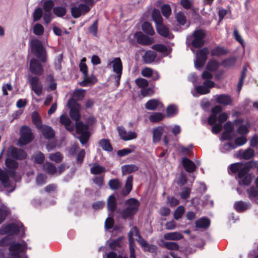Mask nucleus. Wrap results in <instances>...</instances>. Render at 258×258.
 Returning <instances> with one entry per match:
<instances>
[{
	"mask_svg": "<svg viewBox=\"0 0 258 258\" xmlns=\"http://www.w3.org/2000/svg\"><path fill=\"white\" fill-rule=\"evenodd\" d=\"M250 126V123L248 121H246L237 127V132L243 136L246 135L248 133V128Z\"/></svg>",
	"mask_w": 258,
	"mask_h": 258,
	"instance_id": "nucleus-31",
	"label": "nucleus"
},
{
	"mask_svg": "<svg viewBox=\"0 0 258 258\" xmlns=\"http://www.w3.org/2000/svg\"><path fill=\"white\" fill-rule=\"evenodd\" d=\"M250 207V205L242 201L237 202L234 204L235 210L238 212H243Z\"/></svg>",
	"mask_w": 258,
	"mask_h": 258,
	"instance_id": "nucleus-35",
	"label": "nucleus"
},
{
	"mask_svg": "<svg viewBox=\"0 0 258 258\" xmlns=\"http://www.w3.org/2000/svg\"><path fill=\"white\" fill-rule=\"evenodd\" d=\"M9 213V208L4 205H2L0 208V224L5 219Z\"/></svg>",
	"mask_w": 258,
	"mask_h": 258,
	"instance_id": "nucleus-46",
	"label": "nucleus"
},
{
	"mask_svg": "<svg viewBox=\"0 0 258 258\" xmlns=\"http://www.w3.org/2000/svg\"><path fill=\"white\" fill-rule=\"evenodd\" d=\"M254 154V151L251 148H248L245 150H239L237 156L240 158L248 160L252 158Z\"/></svg>",
	"mask_w": 258,
	"mask_h": 258,
	"instance_id": "nucleus-27",
	"label": "nucleus"
},
{
	"mask_svg": "<svg viewBox=\"0 0 258 258\" xmlns=\"http://www.w3.org/2000/svg\"><path fill=\"white\" fill-rule=\"evenodd\" d=\"M143 32L149 35L152 36L154 34L155 32L151 24L147 22H144L142 26Z\"/></svg>",
	"mask_w": 258,
	"mask_h": 258,
	"instance_id": "nucleus-36",
	"label": "nucleus"
},
{
	"mask_svg": "<svg viewBox=\"0 0 258 258\" xmlns=\"http://www.w3.org/2000/svg\"><path fill=\"white\" fill-rule=\"evenodd\" d=\"M136 37L138 43L142 45H149L154 42L153 37L146 36L142 32L136 33Z\"/></svg>",
	"mask_w": 258,
	"mask_h": 258,
	"instance_id": "nucleus-18",
	"label": "nucleus"
},
{
	"mask_svg": "<svg viewBox=\"0 0 258 258\" xmlns=\"http://www.w3.org/2000/svg\"><path fill=\"white\" fill-rule=\"evenodd\" d=\"M68 106L70 108V115L72 119L77 121L80 119V106L79 104L73 98L68 100Z\"/></svg>",
	"mask_w": 258,
	"mask_h": 258,
	"instance_id": "nucleus-11",
	"label": "nucleus"
},
{
	"mask_svg": "<svg viewBox=\"0 0 258 258\" xmlns=\"http://www.w3.org/2000/svg\"><path fill=\"white\" fill-rule=\"evenodd\" d=\"M184 211V208L183 206H179L175 210L174 214V217L176 220H178L181 217Z\"/></svg>",
	"mask_w": 258,
	"mask_h": 258,
	"instance_id": "nucleus-61",
	"label": "nucleus"
},
{
	"mask_svg": "<svg viewBox=\"0 0 258 258\" xmlns=\"http://www.w3.org/2000/svg\"><path fill=\"white\" fill-rule=\"evenodd\" d=\"M116 207V202L115 198L114 196H110L107 200L108 210L110 212H113Z\"/></svg>",
	"mask_w": 258,
	"mask_h": 258,
	"instance_id": "nucleus-33",
	"label": "nucleus"
},
{
	"mask_svg": "<svg viewBox=\"0 0 258 258\" xmlns=\"http://www.w3.org/2000/svg\"><path fill=\"white\" fill-rule=\"evenodd\" d=\"M157 57V52L153 50H148L143 55V60L146 63L153 62Z\"/></svg>",
	"mask_w": 258,
	"mask_h": 258,
	"instance_id": "nucleus-26",
	"label": "nucleus"
},
{
	"mask_svg": "<svg viewBox=\"0 0 258 258\" xmlns=\"http://www.w3.org/2000/svg\"><path fill=\"white\" fill-rule=\"evenodd\" d=\"M163 246L169 250H178L179 248V245L174 242H165Z\"/></svg>",
	"mask_w": 258,
	"mask_h": 258,
	"instance_id": "nucleus-55",
	"label": "nucleus"
},
{
	"mask_svg": "<svg viewBox=\"0 0 258 258\" xmlns=\"http://www.w3.org/2000/svg\"><path fill=\"white\" fill-rule=\"evenodd\" d=\"M182 164L185 170L188 172H193L196 169L195 164L190 160L185 157L182 158Z\"/></svg>",
	"mask_w": 258,
	"mask_h": 258,
	"instance_id": "nucleus-25",
	"label": "nucleus"
},
{
	"mask_svg": "<svg viewBox=\"0 0 258 258\" xmlns=\"http://www.w3.org/2000/svg\"><path fill=\"white\" fill-rule=\"evenodd\" d=\"M168 127L165 126H159L153 130V142L156 144L158 143L161 139L163 132Z\"/></svg>",
	"mask_w": 258,
	"mask_h": 258,
	"instance_id": "nucleus-21",
	"label": "nucleus"
},
{
	"mask_svg": "<svg viewBox=\"0 0 258 258\" xmlns=\"http://www.w3.org/2000/svg\"><path fill=\"white\" fill-rule=\"evenodd\" d=\"M32 118L33 123L36 127L38 129H40L43 126L42 125V122L40 116L38 114V113L35 111L33 112L32 114Z\"/></svg>",
	"mask_w": 258,
	"mask_h": 258,
	"instance_id": "nucleus-43",
	"label": "nucleus"
},
{
	"mask_svg": "<svg viewBox=\"0 0 258 258\" xmlns=\"http://www.w3.org/2000/svg\"><path fill=\"white\" fill-rule=\"evenodd\" d=\"M54 14L59 17H63L66 13V9L63 7H55L53 8Z\"/></svg>",
	"mask_w": 258,
	"mask_h": 258,
	"instance_id": "nucleus-50",
	"label": "nucleus"
},
{
	"mask_svg": "<svg viewBox=\"0 0 258 258\" xmlns=\"http://www.w3.org/2000/svg\"><path fill=\"white\" fill-rule=\"evenodd\" d=\"M60 122L70 132L74 131V126L70 125L71 121L70 119L66 115L62 114L59 118Z\"/></svg>",
	"mask_w": 258,
	"mask_h": 258,
	"instance_id": "nucleus-29",
	"label": "nucleus"
},
{
	"mask_svg": "<svg viewBox=\"0 0 258 258\" xmlns=\"http://www.w3.org/2000/svg\"><path fill=\"white\" fill-rule=\"evenodd\" d=\"M161 11L163 15L165 17H168L171 14V10L169 5H164L161 7Z\"/></svg>",
	"mask_w": 258,
	"mask_h": 258,
	"instance_id": "nucleus-60",
	"label": "nucleus"
},
{
	"mask_svg": "<svg viewBox=\"0 0 258 258\" xmlns=\"http://www.w3.org/2000/svg\"><path fill=\"white\" fill-rule=\"evenodd\" d=\"M215 86V83L211 80H206L202 85H195V90L191 91L194 97L204 95L210 92V89Z\"/></svg>",
	"mask_w": 258,
	"mask_h": 258,
	"instance_id": "nucleus-6",
	"label": "nucleus"
},
{
	"mask_svg": "<svg viewBox=\"0 0 258 258\" xmlns=\"http://www.w3.org/2000/svg\"><path fill=\"white\" fill-rule=\"evenodd\" d=\"M127 208L121 212L123 218L131 217L135 214L139 206V202L135 199H131L126 202Z\"/></svg>",
	"mask_w": 258,
	"mask_h": 258,
	"instance_id": "nucleus-5",
	"label": "nucleus"
},
{
	"mask_svg": "<svg viewBox=\"0 0 258 258\" xmlns=\"http://www.w3.org/2000/svg\"><path fill=\"white\" fill-rule=\"evenodd\" d=\"M105 171V168L99 165H94L91 168V172L93 174H99Z\"/></svg>",
	"mask_w": 258,
	"mask_h": 258,
	"instance_id": "nucleus-52",
	"label": "nucleus"
},
{
	"mask_svg": "<svg viewBox=\"0 0 258 258\" xmlns=\"http://www.w3.org/2000/svg\"><path fill=\"white\" fill-rule=\"evenodd\" d=\"M205 35L203 30L199 29L195 30L192 35L187 37L186 44L187 45H192L190 49L192 52H194L193 48H200L204 45Z\"/></svg>",
	"mask_w": 258,
	"mask_h": 258,
	"instance_id": "nucleus-3",
	"label": "nucleus"
},
{
	"mask_svg": "<svg viewBox=\"0 0 258 258\" xmlns=\"http://www.w3.org/2000/svg\"><path fill=\"white\" fill-rule=\"evenodd\" d=\"M233 37L234 39L241 45L243 48H245V43L244 40L238 31L235 28L233 32Z\"/></svg>",
	"mask_w": 258,
	"mask_h": 258,
	"instance_id": "nucleus-39",
	"label": "nucleus"
},
{
	"mask_svg": "<svg viewBox=\"0 0 258 258\" xmlns=\"http://www.w3.org/2000/svg\"><path fill=\"white\" fill-rule=\"evenodd\" d=\"M54 6V3L52 0H47L44 3L43 9L45 12H51Z\"/></svg>",
	"mask_w": 258,
	"mask_h": 258,
	"instance_id": "nucleus-62",
	"label": "nucleus"
},
{
	"mask_svg": "<svg viewBox=\"0 0 258 258\" xmlns=\"http://www.w3.org/2000/svg\"><path fill=\"white\" fill-rule=\"evenodd\" d=\"M20 232L24 233V227L20 222L3 225L0 229V234L1 235H12Z\"/></svg>",
	"mask_w": 258,
	"mask_h": 258,
	"instance_id": "nucleus-4",
	"label": "nucleus"
},
{
	"mask_svg": "<svg viewBox=\"0 0 258 258\" xmlns=\"http://www.w3.org/2000/svg\"><path fill=\"white\" fill-rule=\"evenodd\" d=\"M49 158L50 160L55 163H59L62 160V156L59 152H56L49 155Z\"/></svg>",
	"mask_w": 258,
	"mask_h": 258,
	"instance_id": "nucleus-53",
	"label": "nucleus"
},
{
	"mask_svg": "<svg viewBox=\"0 0 258 258\" xmlns=\"http://www.w3.org/2000/svg\"><path fill=\"white\" fill-rule=\"evenodd\" d=\"M138 167L134 164L125 165L122 167L123 174H126L138 170Z\"/></svg>",
	"mask_w": 258,
	"mask_h": 258,
	"instance_id": "nucleus-42",
	"label": "nucleus"
},
{
	"mask_svg": "<svg viewBox=\"0 0 258 258\" xmlns=\"http://www.w3.org/2000/svg\"><path fill=\"white\" fill-rule=\"evenodd\" d=\"M249 198L255 202L258 197V190L254 187H250L247 190Z\"/></svg>",
	"mask_w": 258,
	"mask_h": 258,
	"instance_id": "nucleus-44",
	"label": "nucleus"
},
{
	"mask_svg": "<svg viewBox=\"0 0 258 258\" xmlns=\"http://www.w3.org/2000/svg\"><path fill=\"white\" fill-rule=\"evenodd\" d=\"M96 82V79L95 77H88V75L86 76H84V80L80 82V84L81 86L85 87L92 85Z\"/></svg>",
	"mask_w": 258,
	"mask_h": 258,
	"instance_id": "nucleus-41",
	"label": "nucleus"
},
{
	"mask_svg": "<svg viewBox=\"0 0 258 258\" xmlns=\"http://www.w3.org/2000/svg\"><path fill=\"white\" fill-rule=\"evenodd\" d=\"M32 159L35 163L41 164L44 160V156L41 152H37L33 155Z\"/></svg>",
	"mask_w": 258,
	"mask_h": 258,
	"instance_id": "nucleus-49",
	"label": "nucleus"
},
{
	"mask_svg": "<svg viewBox=\"0 0 258 258\" xmlns=\"http://www.w3.org/2000/svg\"><path fill=\"white\" fill-rule=\"evenodd\" d=\"M43 169L50 174L57 173V170L56 167L49 162H46L43 165Z\"/></svg>",
	"mask_w": 258,
	"mask_h": 258,
	"instance_id": "nucleus-38",
	"label": "nucleus"
},
{
	"mask_svg": "<svg viewBox=\"0 0 258 258\" xmlns=\"http://www.w3.org/2000/svg\"><path fill=\"white\" fill-rule=\"evenodd\" d=\"M176 20L177 22L181 25L185 24L186 22V19L185 15L182 12H179L177 14Z\"/></svg>",
	"mask_w": 258,
	"mask_h": 258,
	"instance_id": "nucleus-59",
	"label": "nucleus"
},
{
	"mask_svg": "<svg viewBox=\"0 0 258 258\" xmlns=\"http://www.w3.org/2000/svg\"><path fill=\"white\" fill-rule=\"evenodd\" d=\"M43 26L39 23L35 24L33 27V32L36 35H41L44 33Z\"/></svg>",
	"mask_w": 258,
	"mask_h": 258,
	"instance_id": "nucleus-48",
	"label": "nucleus"
},
{
	"mask_svg": "<svg viewBox=\"0 0 258 258\" xmlns=\"http://www.w3.org/2000/svg\"><path fill=\"white\" fill-rule=\"evenodd\" d=\"M76 128L77 133L79 135L80 142L85 144L88 141L90 136L88 126L82 122H78L76 123Z\"/></svg>",
	"mask_w": 258,
	"mask_h": 258,
	"instance_id": "nucleus-9",
	"label": "nucleus"
},
{
	"mask_svg": "<svg viewBox=\"0 0 258 258\" xmlns=\"http://www.w3.org/2000/svg\"><path fill=\"white\" fill-rule=\"evenodd\" d=\"M40 129H41L42 133L45 138L48 139L53 137L54 135V131L50 126L44 125Z\"/></svg>",
	"mask_w": 258,
	"mask_h": 258,
	"instance_id": "nucleus-30",
	"label": "nucleus"
},
{
	"mask_svg": "<svg viewBox=\"0 0 258 258\" xmlns=\"http://www.w3.org/2000/svg\"><path fill=\"white\" fill-rule=\"evenodd\" d=\"M210 224L209 219L206 218H202L196 221V225L197 227L200 228H207Z\"/></svg>",
	"mask_w": 258,
	"mask_h": 258,
	"instance_id": "nucleus-34",
	"label": "nucleus"
},
{
	"mask_svg": "<svg viewBox=\"0 0 258 258\" xmlns=\"http://www.w3.org/2000/svg\"><path fill=\"white\" fill-rule=\"evenodd\" d=\"M152 18L154 21L156 23V26L163 24L162 19L160 11L158 10L154 9L153 11Z\"/></svg>",
	"mask_w": 258,
	"mask_h": 258,
	"instance_id": "nucleus-40",
	"label": "nucleus"
},
{
	"mask_svg": "<svg viewBox=\"0 0 258 258\" xmlns=\"http://www.w3.org/2000/svg\"><path fill=\"white\" fill-rule=\"evenodd\" d=\"M253 176L251 174L246 173L243 170L238 172L237 179L240 185H248L251 182Z\"/></svg>",
	"mask_w": 258,
	"mask_h": 258,
	"instance_id": "nucleus-15",
	"label": "nucleus"
},
{
	"mask_svg": "<svg viewBox=\"0 0 258 258\" xmlns=\"http://www.w3.org/2000/svg\"><path fill=\"white\" fill-rule=\"evenodd\" d=\"M108 185L111 189L115 190L120 186L121 183L118 179H112L109 181Z\"/></svg>",
	"mask_w": 258,
	"mask_h": 258,
	"instance_id": "nucleus-54",
	"label": "nucleus"
},
{
	"mask_svg": "<svg viewBox=\"0 0 258 258\" xmlns=\"http://www.w3.org/2000/svg\"><path fill=\"white\" fill-rule=\"evenodd\" d=\"M117 130L119 136L124 141L135 139L137 137L136 133L132 131L126 132L125 128L122 126H119Z\"/></svg>",
	"mask_w": 258,
	"mask_h": 258,
	"instance_id": "nucleus-19",
	"label": "nucleus"
},
{
	"mask_svg": "<svg viewBox=\"0 0 258 258\" xmlns=\"http://www.w3.org/2000/svg\"><path fill=\"white\" fill-rule=\"evenodd\" d=\"M136 84L141 88H144L148 85V82L145 79L139 78L135 80Z\"/></svg>",
	"mask_w": 258,
	"mask_h": 258,
	"instance_id": "nucleus-64",
	"label": "nucleus"
},
{
	"mask_svg": "<svg viewBox=\"0 0 258 258\" xmlns=\"http://www.w3.org/2000/svg\"><path fill=\"white\" fill-rule=\"evenodd\" d=\"M145 108L149 110L160 109L163 108L162 103L158 99L149 100L145 104Z\"/></svg>",
	"mask_w": 258,
	"mask_h": 258,
	"instance_id": "nucleus-22",
	"label": "nucleus"
},
{
	"mask_svg": "<svg viewBox=\"0 0 258 258\" xmlns=\"http://www.w3.org/2000/svg\"><path fill=\"white\" fill-rule=\"evenodd\" d=\"M164 118V115L161 112H153L149 117L150 121L152 122H158L161 121Z\"/></svg>",
	"mask_w": 258,
	"mask_h": 258,
	"instance_id": "nucleus-37",
	"label": "nucleus"
},
{
	"mask_svg": "<svg viewBox=\"0 0 258 258\" xmlns=\"http://www.w3.org/2000/svg\"><path fill=\"white\" fill-rule=\"evenodd\" d=\"M86 91L84 89H78L74 91L73 93L74 99H76L77 100H81L85 96Z\"/></svg>",
	"mask_w": 258,
	"mask_h": 258,
	"instance_id": "nucleus-47",
	"label": "nucleus"
},
{
	"mask_svg": "<svg viewBox=\"0 0 258 258\" xmlns=\"http://www.w3.org/2000/svg\"><path fill=\"white\" fill-rule=\"evenodd\" d=\"M208 53L207 48H204L197 52L196 59L194 61L196 69H199L205 64Z\"/></svg>",
	"mask_w": 258,
	"mask_h": 258,
	"instance_id": "nucleus-12",
	"label": "nucleus"
},
{
	"mask_svg": "<svg viewBox=\"0 0 258 258\" xmlns=\"http://www.w3.org/2000/svg\"><path fill=\"white\" fill-rule=\"evenodd\" d=\"M26 249V243L24 241L20 243L13 242L11 244L8 258H20V253Z\"/></svg>",
	"mask_w": 258,
	"mask_h": 258,
	"instance_id": "nucleus-8",
	"label": "nucleus"
},
{
	"mask_svg": "<svg viewBox=\"0 0 258 258\" xmlns=\"http://www.w3.org/2000/svg\"><path fill=\"white\" fill-rule=\"evenodd\" d=\"M156 27L158 33L161 36L168 39H172L173 38V34L170 32L169 29L163 24L157 25Z\"/></svg>",
	"mask_w": 258,
	"mask_h": 258,
	"instance_id": "nucleus-24",
	"label": "nucleus"
},
{
	"mask_svg": "<svg viewBox=\"0 0 258 258\" xmlns=\"http://www.w3.org/2000/svg\"><path fill=\"white\" fill-rule=\"evenodd\" d=\"M152 48L161 53L162 57L167 56L171 53L172 50L171 48L162 44H155L152 46Z\"/></svg>",
	"mask_w": 258,
	"mask_h": 258,
	"instance_id": "nucleus-23",
	"label": "nucleus"
},
{
	"mask_svg": "<svg viewBox=\"0 0 258 258\" xmlns=\"http://www.w3.org/2000/svg\"><path fill=\"white\" fill-rule=\"evenodd\" d=\"M112 64L113 71L116 75H118V78L121 77L122 71V64L121 59L119 57H116L110 61L107 64L109 67Z\"/></svg>",
	"mask_w": 258,
	"mask_h": 258,
	"instance_id": "nucleus-16",
	"label": "nucleus"
},
{
	"mask_svg": "<svg viewBox=\"0 0 258 258\" xmlns=\"http://www.w3.org/2000/svg\"><path fill=\"white\" fill-rule=\"evenodd\" d=\"M0 181L5 187H9L11 184L7 173L1 169H0Z\"/></svg>",
	"mask_w": 258,
	"mask_h": 258,
	"instance_id": "nucleus-32",
	"label": "nucleus"
},
{
	"mask_svg": "<svg viewBox=\"0 0 258 258\" xmlns=\"http://www.w3.org/2000/svg\"><path fill=\"white\" fill-rule=\"evenodd\" d=\"M178 112L177 107L175 105H170L166 109L167 116L169 117L175 115Z\"/></svg>",
	"mask_w": 258,
	"mask_h": 258,
	"instance_id": "nucleus-45",
	"label": "nucleus"
},
{
	"mask_svg": "<svg viewBox=\"0 0 258 258\" xmlns=\"http://www.w3.org/2000/svg\"><path fill=\"white\" fill-rule=\"evenodd\" d=\"M225 53L224 49L221 47H217L212 50L211 54L212 56H220Z\"/></svg>",
	"mask_w": 258,
	"mask_h": 258,
	"instance_id": "nucleus-63",
	"label": "nucleus"
},
{
	"mask_svg": "<svg viewBox=\"0 0 258 258\" xmlns=\"http://www.w3.org/2000/svg\"><path fill=\"white\" fill-rule=\"evenodd\" d=\"M134 236L137 237V240L143 247L145 248L147 246V242L141 237L137 228L135 227H133L128 233L129 243H130L131 240L134 241Z\"/></svg>",
	"mask_w": 258,
	"mask_h": 258,
	"instance_id": "nucleus-17",
	"label": "nucleus"
},
{
	"mask_svg": "<svg viewBox=\"0 0 258 258\" xmlns=\"http://www.w3.org/2000/svg\"><path fill=\"white\" fill-rule=\"evenodd\" d=\"M183 237L182 234L178 232H169L164 235V238L167 240H179Z\"/></svg>",
	"mask_w": 258,
	"mask_h": 258,
	"instance_id": "nucleus-28",
	"label": "nucleus"
},
{
	"mask_svg": "<svg viewBox=\"0 0 258 258\" xmlns=\"http://www.w3.org/2000/svg\"><path fill=\"white\" fill-rule=\"evenodd\" d=\"M86 60V58H83L79 64L80 71L83 73L84 76H86L88 75L87 67L85 63Z\"/></svg>",
	"mask_w": 258,
	"mask_h": 258,
	"instance_id": "nucleus-57",
	"label": "nucleus"
},
{
	"mask_svg": "<svg viewBox=\"0 0 258 258\" xmlns=\"http://www.w3.org/2000/svg\"><path fill=\"white\" fill-rule=\"evenodd\" d=\"M100 146L104 150L110 151L112 150V147L108 140L103 139L99 142Z\"/></svg>",
	"mask_w": 258,
	"mask_h": 258,
	"instance_id": "nucleus-51",
	"label": "nucleus"
},
{
	"mask_svg": "<svg viewBox=\"0 0 258 258\" xmlns=\"http://www.w3.org/2000/svg\"><path fill=\"white\" fill-rule=\"evenodd\" d=\"M207 70L210 71H219L224 73V71L226 68V64L225 60H223L221 62H219L215 60H212L208 62L206 67Z\"/></svg>",
	"mask_w": 258,
	"mask_h": 258,
	"instance_id": "nucleus-14",
	"label": "nucleus"
},
{
	"mask_svg": "<svg viewBox=\"0 0 258 258\" xmlns=\"http://www.w3.org/2000/svg\"><path fill=\"white\" fill-rule=\"evenodd\" d=\"M29 82L32 90L37 96L41 95L43 91V86L39 79L37 77L31 76L29 77Z\"/></svg>",
	"mask_w": 258,
	"mask_h": 258,
	"instance_id": "nucleus-13",
	"label": "nucleus"
},
{
	"mask_svg": "<svg viewBox=\"0 0 258 258\" xmlns=\"http://www.w3.org/2000/svg\"><path fill=\"white\" fill-rule=\"evenodd\" d=\"M222 108L220 105H216L212 109V114L208 119V123L214 125L212 128L213 133L217 134L219 133L222 128L226 127V113L221 112Z\"/></svg>",
	"mask_w": 258,
	"mask_h": 258,
	"instance_id": "nucleus-1",
	"label": "nucleus"
},
{
	"mask_svg": "<svg viewBox=\"0 0 258 258\" xmlns=\"http://www.w3.org/2000/svg\"><path fill=\"white\" fill-rule=\"evenodd\" d=\"M26 157V154L23 150L10 147L7 152L5 164L9 169L15 170L18 167V163L15 159H22Z\"/></svg>",
	"mask_w": 258,
	"mask_h": 258,
	"instance_id": "nucleus-2",
	"label": "nucleus"
},
{
	"mask_svg": "<svg viewBox=\"0 0 258 258\" xmlns=\"http://www.w3.org/2000/svg\"><path fill=\"white\" fill-rule=\"evenodd\" d=\"M30 70L31 73L37 75L42 74L43 69L40 63L35 58L31 59L30 62Z\"/></svg>",
	"mask_w": 258,
	"mask_h": 258,
	"instance_id": "nucleus-20",
	"label": "nucleus"
},
{
	"mask_svg": "<svg viewBox=\"0 0 258 258\" xmlns=\"http://www.w3.org/2000/svg\"><path fill=\"white\" fill-rule=\"evenodd\" d=\"M31 49L32 52L41 61L45 62L46 61L45 51L41 41L37 39L32 40L31 42Z\"/></svg>",
	"mask_w": 258,
	"mask_h": 258,
	"instance_id": "nucleus-7",
	"label": "nucleus"
},
{
	"mask_svg": "<svg viewBox=\"0 0 258 258\" xmlns=\"http://www.w3.org/2000/svg\"><path fill=\"white\" fill-rule=\"evenodd\" d=\"M21 137L18 141L19 146L29 143L33 139L32 132L30 128L26 126H22L20 130Z\"/></svg>",
	"mask_w": 258,
	"mask_h": 258,
	"instance_id": "nucleus-10",
	"label": "nucleus"
},
{
	"mask_svg": "<svg viewBox=\"0 0 258 258\" xmlns=\"http://www.w3.org/2000/svg\"><path fill=\"white\" fill-rule=\"evenodd\" d=\"M256 163L253 161L246 162L243 166L242 165V168L240 170H243L246 173H248L249 169L255 166Z\"/></svg>",
	"mask_w": 258,
	"mask_h": 258,
	"instance_id": "nucleus-58",
	"label": "nucleus"
},
{
	"mask_svg": "<svg viewBox=\"0 0 258 258\" xmlns=\"http://www.w3.org/2000/svg\"><path fill=\"white\" fill-rule=\"evenodd\" d=\"M135 149V147L133 146L131 148H125L117 152V155L120 157H122L132 153Z\"/></svg>",
	"mask_w": 258,
	"mask_h": 258,
	"instance_id": "nucleus-56",
	"label": "nucleus"
}]
</instances>
